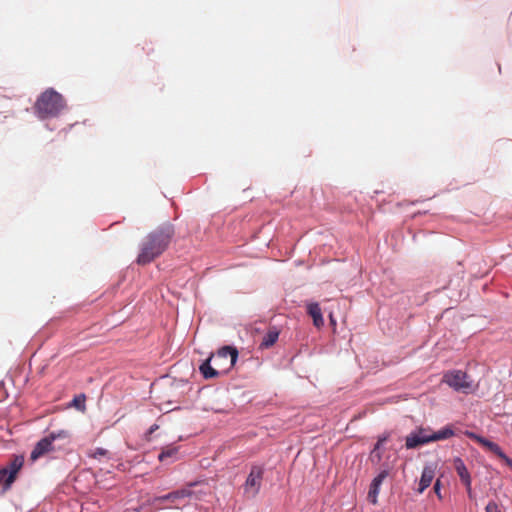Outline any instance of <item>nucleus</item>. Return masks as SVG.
<instances>
[{
	"label": "nucleus",
	"mask_w": 512,
	"mask_h": 512,
	"mask_svg": "<svg viewBox=\"0 0 512 512\" xmlns=\"http://www.w3.org/2000/svg\"><path fill=\"white\" fill-rule=\"evenodd\" d=\"M174 235V226L169 222L163 223L149 232L140 244L136 259L137 264H149L162 255L170 245Z\"/></svg>",
	"instance_id": "1"
},
{
	"label": "nucleus",
	"mask_w": 512,
	"mask_h": 512,
	"mask_svg": "<svg viewBox=\"0 0 512 512\" xmlns=\"http://www.w3.org/2000/svg\"><path fill=\"white\" fill-rule=\"evenodd\" d=\"M70 439L71 433L66 429L50 432L35 444L30 454V460L35 462L42 457L63 449L70 443Z\"/></svg>",
	"instance_id": "2"
},
{
	"label": "nucleus",
	"mask_w": 512,
	"mask_h": 512,
	"mask_svg": "<svg viewBox=\"0 0 512 512\" xmlns=\"http://www.w3.org/2000/svg\"><path fill=\"white\" fill-rule=\"evenodd\" d=\"M66 106L63 96L53 88L46 89L34 104L35 114L39 119L58 116Z\"/></svg>",
	"instance_id": "3"
},
{
	"label": "nucleus",
	"mask_w": 512,
	"mask_h": 512,
	"mask_svg": "<svg viewBox=\"0 0 512 512\" xmlns=\"http://www.w3.org/2000/svg\"><path fill=\"white\" fill-rule=\"evenodd\" d=\"M454 435V431L450 427H444L437 432H431L428 428H418L406 437L405 446L407 449H414L421 445L445 440Z\"/></svg>",
	"instance_id": "4"
},
{
	"label": "nucleus",
	"mask_w": 512,
	"mask_h": 512,
	"mask_svg": "<svg viewBox=\"0 0 512 512\" xmlns=\"http://www.w3.org/2000/svg\"><path fill=\"white\" fill-rule=\"evenodd\" d=\"M209 357L219 372L225 375L234 367L238 358V350L235 347L224 346Z\"/></svg>",
	"instance_id": "5"
},
{
	"label": "nucleus",
	"mask_w": 512,
	"mask_h": 512,
	"mask_svg": "<svg viewBox=\"0 0 512 512\" xmlns=\"http://www.w3.org/2000/svg\"><path fill=\"white\" fill-rule=\"evenodd\" d=\"M443 382L456 391L469 393L472 389V382L468 380L467 373L461 370L447 372L443 376Z\"/></svg>",
	"instance_id": "6"
},
{
	"label": "nucleus",
	"mask_w": 512,
	"mask_h": 512,
	"mask_svg": "<svg viewBox=\"0 0 512 512\" xmlns=\"http://www.w3.org/2000/svg\"><path fill=\"white\" fill-rule=\"evenodd\" d=\"M264 470L260 466H253L250 470V473L246 479L244 484V491L246 494L251 496H255L258 494L262 479H263Z\"/></svg>",
	"instance_id": "7"
},
{
	"label": "nucleus",
	"mask_w": 512,
	"mask_h": 512,
	"mask_svg": "<svg viewBox=\"0 0 512 512\" xmlns=\"http://www.w3.org/2000/svg\"><path fill=\"white\" fill-rule=\"evenodd\" d=\"M24 465V456L22 455H14L11 461L3 467L4 470L8 473V484H13L16 480L18 472Z\"/></svg>",
	"instance_id": "8"
},
{
	"label": "nucleus",
	"mask_w": 512,
	"mask_h": 512,
	"mask_svg": "<svg viewBox=\"0 0 512 512\" xmlns=\"http://www.w3.org/2000/svg\"><path fill=\"white\" fill-rule=\"evenodd\" d=\"M436 467V464L432 463L424 466L419 482V487L417 489V492L419 494H422L425 491V489H427L431 485L435 477Z\"/></svg>",
	"instance_id": "9"
},
{
	"label": "nucleus",
	"mask_w": 512,
	"mask_h": 512,
	"mask_svg": "<svg viewBox=\"0 0 512 512\" xmlns=\"http://www.w3.org/2000/svg\"><path fill=\"white\" fill-rule=\"evenodd\" d=\"M467 436L469 438L475 440L476 442H478L483 447L487 448L489 451L496 454L498 457H504V452L498 444H496L482 436L476 435L473 432H467Z\"/></svg>",
	"instance_id": "10"
},
{
	"label": "nucleus",
	"mask_w": 512,
	"mask_h": 512,
	"mask_svg": "<svg viewBox=\"0 0 512 512\" xmlns=\"http://www.w3.org/2000/svg\"><path fill=\"white\" fill-rule=\"evenodd\" d=\"M212 360L208 357L199 367V370L205 379L216 378L223 375L219 369L213 364Z\"/></svg>",
	"instance_id": "11"
},
{
	"label": "nucleus",
	"mask_w": 512,
	"mask_h": 512,
	"mask_svg": "<svg viewBox=\"0 0 512 512\" xmlns=\"http://www.w3.org/2000/svg\"><path fill=\"white\" fill-rule=\"evenodd\" d=\"M454 469L457 472L461 482L465 486H469V481L471 480L470 473L468 472L463 460L461 458H455L453 461Z\"/></svg>",
	"instance_id": "12"
},
{
	"label": "nucleus",
	"mask_w": 512,
	"mask_h": 512,
	"mask_svg": "<svg viewBox=\"0 0 512 512\" xmlns=\"http://www.w3.org/2000/svg\"><path fill=\"white\" fill-rule=\"evenodd\" d=\"M307 312L312 317L315 327L321 328L324 325L321 308L318 303H309L307 305Z\"/></svg>",
	"instance_id": "13"
},
{
	"label": "nucleus",
	"mask_w": 512,
	"mask_h": 512,
	"mask_svg": "<svg viewBox=\"0 0 512 512\" xmlns=\"http://www.w3.org/2000/svg\"><path fill=\"white\" fill-rule=\"evenodd\" d=\"M279 337V331L276 327H272L268 330V332L264 335L262 342L260 344L261 348H269L273 346Z\"/></svg>",
	"instance_id": "14"
},
{
	"label": "nucleus",
	"mask_w": 512,
	"mask_h": 512,
	"mask_svg": "<svg viewBox=\"0 0 512 512\" xmlns=\"http://www.w3.org/2000/svg\"><path fill=\"white\" fill-rule=\"evenodd\" d=\"M388 435H383L378 438L377 443L374 446V449L371 452V459H376L377 462H379L382 458V455L380 453L381 446L387 441Z\"/></svg>",
	"instance_id": "15"
},
{
	"label": "nucleus",
	"mask_w": 512,
	"mask_h": 512,
	"mask_svg": "<svg viewBox=\"0 0 512 512\" xmlns=\"http://www.w3.org/2000/svg\"><path fill=\"white\" fill-rule=\"evenodd\" d=\"M192 495L189 489H180L169 493V497H172V503H178L180 500L188 498Z\"/></svg>",
	"instance_id": "16"
},
{
	"label": "nucleus",
	"mask_w": 512,
	"mask_h": 512,
	"mask_svg": "<svg viewBox=\"0 0 512 512\" xmlns=\"http://www.w3.org/2000/svg\"><path fill=\"white\" fill-rule=\"evenodd\" d=\"M380 487L381 486L371 482L367 498L373 505L377 504V498L380 492Z\"/></svg>",
	"instance_id": "17"
},
{
	"label": "nucleus",
	"mask_w": 512,
	"mask_h": 512,
	"mask_svg": "<svg viewBox=\"0 0 512 512\" xmlns=\"http://www.w3.org/2000/svg\"><path fill=\"white\" fill-rule=\"evenodd\" d=\"M178 452V449L176 447L168 446L162 450V452L159 454L158 459L163 462L168 458L174 457Z\"/></svg>",
	"instance_id": "18"
},
{
	"label": "nucleus",
	"mask_w": 512,
	"mask_h": 512,
	"mask_svg": "<svg viewBox=\"0 0 512 512\" xmlns=\"http://www.w3.org/2000/svg\"><path fill=\"white\" fill-rule=\"evenodd\" d=\"M109 455V451L104 448H96L88 453V456L94 459H101L103 457H107Z\"/></svg>",
	"instance_id": "19"
},
{
	"label": "nucleus",
	"mask_w": 512,
	"mask_h": 512,
	"mask_svg": "<svg viewBox=\"0 0 512 512\" xmlns=\"http://www.w3.org/2000/svg\"><path fill=\"white\" fill-rule=\"evenodd\" d=\"M8 473L3 468L0 469V485H3L4 491L8 490L12 484H8Z\"/></svg>",
	"instance_id": "20"
},
{
	"label": "nucleus",
	"mask_w": 512,
	"mask_h": 512,
	"mask_svg": "<svg viewBox=\"0 0 512 512\" xmlns=\"http://www.w3.org/2000/svg\"><path fill=\"white\" fill-rule=\"evenodd\" d=\"M387 476H388V471L383 470L372 480V482L381 486L383 481L387 478Z\"/></svg>",
	"instance_id": "21"
},
{
	"label": "nucleus",
	"mask_w": 512,
	"mask_h": 512,
	"mask_svg": "<svg viewBox=\"0 0 512 512\" xmlns=\"http://www.w3.org/2000/svg\"><path fill=\"white\" fill-rule=\"evenodd\" d=\"M486 512H502L498 504L494 501H490L485 508Z\"/></svg>",
	"instance_id": "22"
},
{
	"label": "nucleus",
	"mask_w": 512,
	"mask_h": 512,
	"mask_svg": "<svg viewBox=\"0 0 512 512\" xmlns=\"http://www.w3.org/2000/svg\"><path fill=\"white\" fill-rule=\"evenodd\" d=\"M433 491L435 492V494L437 495V497L439 499H442V494H441V482L439 479L436 480L434 486H433Z\"/></svg>",
	"instance_id": "23"
},
{
	"label": "nucleus",
	"mask_w": 512,
	"mask_h": 512,
	"mask_svg": "<svg viewBox=\"0 0 512 512\" xmlns=\"http://www.w3.org/2000/svg\"><path fill=\"white\" fill-rule=\"evenodd\" d=\"M73 402L76 407L80 408L82 406L84 408L85 396L82 395V398L76 397Z\"/></svg>",
	"instance_id": "24"
},
{
	"label": "nucleus",
	"mask_w": 512,
	"mask_h": 512,
	"mask_svg": "<svg viewBox=\"0 0 512 512\" xmlns=\"http://www.w3.org/2000/svg\"><path fill=\"white\" fill-rule=\"evenodd\" d=\"M165 501H171L172 502V497H169V494H166L164 496L157 497L154 500L155 503H162V502H165Z\"/></svg>",
	"instance_id": "25"
},
{
	"label": "nucleus",
	"mask_w": 512,
	"mask_h": 512,
	"mask_svg": "<svg viewBox=\"0 0 512 512\" xmlns=\"http://www.w3.org/2000/svg\"><path fill=\"white\" fill-rule=\"evenodd\" d=\"M500 458L503 459L507 465L512 467V459H510L505 453H504V457H500Z\"/></svg>",
	"instance_id": "26"
},
{
	"label": "nucleus",
	"mask_w": 512,
	"mask_h": 512,
	"mask_svg": "<svg viewBox=\"0 0 512 512\" xmlns=\"http://www.w3.org/2000/svg\"><path fill=\"white\" fill-rule=\"evenodd\" d=\"M159 428V426L157 424H153L149 430H148V434L151 435L152 433H154L157 429Z\"/></svg>",
	"instance_id": "27"
},
{
	"label": "nucleus",
	"mask_w": 512,
	"mask_h": 512,
	"mask_svg": "<svg viewBox=\"0 0 512 512\" xmlns=\"http://www.w3.org/2000/svg\"><path fill=\"white\" fill-rule=\"evenodd\" d=\"M465 487H466V490H467L468 496H469L470 498H472L471 480L469 481V486H465Z\"/></svg>",
	"instance_id": "28"
}]
</instances>
